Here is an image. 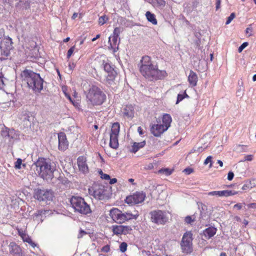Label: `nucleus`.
<instances>
[{"label":"nucleus","instance_id":"1","mask_svg":"<svg viewBox=\"0 0 256 256\" xmlns=\"http://www.w3.org/2000/svg\"><path fill=\"white\" fill-rule=\"evenodd\" d=\"M140 71L146 78L162 79L166 76V71L158 70L156 65L152 64L150 56H146L142 57L139 64Z\"/></svg>","mask_w":256,"mask_h":256},{"label":"nucleus","instance_id":"2","mask_svg":"<svg viewBox=\"0 0 256 256\" xmlns=\"http://www.w3.org/2000/svg\"><path fill=\"white\" fill-rule=\"evenodd\" d=\"M22 81L35 92H40L43 88V80L39 74L30 70H26L21 74Z\"/></svg>","mask_w":256,"mask_h":256},{"label":"nucleus","instance_id":"3","mask_svg":"<svg viewBox=\"0 0 256 256\" xmlns=\"http://www.w3.org/2000/svg\"><path fill=\"white\" fill-rule=\"evenodd\" d=\"M34 164L36 166V171L42 178L46 180L52 179L54 168L49 160L38 158Z\"/></svg>","mask_w":256,"mask_h":256},{"label":"nucleus","instance_id":"4","mask_svg":"<svg viewBox=\"0 0 256 256\" xmlns=\"http://www.w3.org/2000/svg\"><path fill=\"white\" fill-rule=\"evenodd\" d=\"M86 102L92 106L101 105L106 100V96L100 88L92 86L86 94Z\"/></svg>","mask_w":256,"mask_h":256},{"label":"nucleus","instance_id":"5","mask_svg":"<svg viewBox=\"0 0 256 256\" xmlns=\"http://www.w3.org/2000/svg\"><path fill=\"white\" fill-rule=\"evenodd\" d=\"M70 202L75 212L84 215L92 212L90 205L82 197L72 196L70 198Z\"/></svg>","mask_w":256,"mask_h":256},{"label":"nucleus","instance_id":"6","mask_svg":"<svg viewBox=\"0 0 256 256\" xmlns=\"http://www.w3.org/2000/svg\"><path fill=\"white\" fill-rule=\"evenodd\" d=\"M162 124H154L150 126V132L155 136L158 137L170 126L172 118L168 114H164L162 118Z\"/></svg>","mask_w":256,"mask_h":256},{"label":"nucleus","instance_id":"7","mask_svg":"<svg viewBox=\"0 0 256 256\" xmlns=\"http://www.w3.org/2000/svg\"><path fill=\"white\" fill-rule=\"evenodd\" d=\"M192 234L190 232H187L182 236L180 247L182 252L186 254H190L192 250Z\"/></svg>","mask_w":256,"mask_h":256},{"label":"nucleus","instance_id":"8","mask_svg":"<svg viewBox=\"0 0 256 256\" xmlns=\"http://www.w3.org/2000/svg\"><path fill=\"white\" fill-rule=\"evenodd\" d=\"M120 124L118 122H114L112 127L110 146L114 149H116L118 146V136L120 132Z\"/></svg>","mask_w":256,"mask_h":256},{"label":"nucleus","instance_id":"9","mask_svg":"<svg viewBox=\"0 0 256 256\" xmlns=\"http://www.w3.org/2000/svg\"><path fill=\"white\" fill-rule=\"evenodd\" d=\"M90 194L94 198L102 200L106 198V190L104 186L99 184H95L88 188Z\"/></svg>","mask_w":256,"mask_h":256},{"label":"nucleus","instance_id":"10","mask_svg":"<svg viewBox=\"0 0 256 256\" xmlns=\"http://www.w3.org/2000/svg\"><path fill=\"white\" fill-rule=\"evenodd\" d=\"M34 198L39 201H43L47 202L51 201L52 200L53 194L51 190L36 189L34 190Z\"/></svg>","mask_w":256,"mask_h":256},{"label":"nucleus","instance_id":"11","mask_svg":"<svg viewBox=\"0 0 256 256\" xmlns=\"http://www.w3.org/2000/svg\"><path fill=\"white\" fill-rule=\"evenodd\" d=\"M150 214L152 221L156 224H164L168 221V218L165 212L162 210H154L150 213Z\"/></svg>","mask_w":256,"mask_h":256},{"label":"nucleus","instance_id":"12","mask_svg":"<svg viewBox=\"0 0 256 256\" xmlns=\"http://www.w3.org/2000/svg\"><path fill=\"white\" fill-rule=\"evenodd\" d=\"M2 54L8 57L10 54V50L12 48V42L10 38H4L0 44Z\"/></svg>","mask_w":256,"mask_h":256},{"label":"nucleus","instance_id":"13","mask_svg":"<svg viewBox=\"0 0 256 256\" xmlns=\"http://www.w3.org/2000/svg\"><path fill=\"white\" fill-rule=\"evenodd\" d=\"M146 195L142 192H136L132 195L126 197V202L130 204H136L142 202L145 199Z\"/></svg>","mask_w":256,"mask_h":256},{"label":"nucleus","instance_id":"14","mask_svg":"<svg viewBox=\"0 0 256 256\" xmlns=\"http://www.w3.org/2000/svg\"><path fill=\"white\" fill-rule=\"evenodd\" d=\"M112 230L116 235H126L129 234L132 230V228L128 226L114 225L112 226Z\"/></svg>","mask_w":256,"mask_h":256},{"label":"nucleus","instance_id":"15","mask_svg":"<svg viewBox=\"0 0 256 256\" xmlns=\"http://www.w3.org/2000/svg\"><path fill=\"white\" fill-rule=\"evenodd\" d=\"M77 164L79 170L86 174L88 172V167L87 164L86 158L84 156H80L78 158Z\"/></svg>","mask_w":256,"mask_h":256},{"label":"nucleus","instance_id":"16","mask_svg":"<svg viewBox=\"0 0 256 256\" xmlns=\"http://www.w3.org/2000/svg\"><path fill=\"white\" fill-rule=\"evenodd\" d=\"M58 149L64 151L68 148V142L67 140L66 136L64 132H60L58 134Z\"/></svg>","mask_w":256,"mask_h":256},{"label":"nucleus","instance_id":"17","mask_svg":"<svg viewBox=\"0 0 256 256\" xmlns=\"http://www.w3.org/2000/svg\"><path fill=\"white\" fill-rule=\"evenodd\" d=\"M110 216L114 222L121 224V210L117 208H112L110 212Z\"/></svg>","mask_w":256,"mask_h":256},{"label":"nucleus","instance_id":"18","mask_svg":"<svg viewBox=\"0 0 256 256\" xmlns=\"http://www.w3.org/2000/svg\"><path fill=\"white\" fill-rule=\"evenodd\" d=\"M138 216V212H136L134 214H133L130 212H122L121 211V224L130 220H136Z\"/></svg>","mask_w":256,"mask_h":256},{"label":"nucleus","instance_id":"19","mask_svg":"<svg viewBox=\"0 0 256 256\" xmlns=\"http://www.w3.org/2000/svg\"><path fill=\"white\" fill-rule=\"evenodd\" d=\"M108 42L110 43L109 48L113 50L114 52H116L118 49V37L116 36H110L108 38Z\"/></svg>","mask_w":256,"mask_h":256},{"label":"nucleus","instance_id":"20","mask_svg":"<svg viewBox=\"0 0 256 256\" xmlns=\"http://www.w3.org/2000/svg\"><path fill=\"white\" fill-rule=\"evenodd\" d=\"M216 231L217 229L214 227H209L203 231V236L206 238L210 239L216 234Z\"/></svg>","mask_w":256,"mask_h":256},{"label":"nucleus","instance_id":"21","mask_svg":"<svg viewBox=\"0 0 256 256\" xmlns=\"http://www.w3.org/2000/svg\"><path fill=\"white\" fill-rule=\"evenodd\" d=\"M124 115L128 118H132L134 116V110L132 105H127L125 106L124 112Z\"/></svg>","mask_w":256,"mask_h":256},{"label":"nucleus","instance_id":"22","mask_svg":"<svg viewBox=\"0 0 256 256\" xmlns=\"http://www.w3.org/2000/svg\"><path fill=\"white\" fill-rule=\"evenodd\" d=\"M198 78L196 72L192 70H190V74L188 76V81L192 86H195L198 82Z\"/></svg>","mask_w":256,"mask_h":256},{"label":"nucleus","instance_id":"23","mask_svg":"<svg viewBox=\"0 0 256 256\" xmlns=\"http://www.w3.org/2000/svg\"><path fill=\"white\" fill-rule=\"evenodd\" d=\"M10 252L15 256L20 254L21 252L20 248L14 242L10 244Z\"/></svg>","mask_w":256,"mask_h":256},{"label":"nucleus","instance_id":"24","mask_svg":"<svg viewBox=\"0 0 256 256\" xmlns=\"http://www.w3.org/2000/svg\"><path fill=\"white\" fill-rule=\"evenodd\" d=\"M146 144V142L143 141L140 142H134L132 146V149L131 150V152L135 153L138 150L143 148Z\"/></svg>","mask_w":256,"mask_h":256},{"label":"nucleus","instance_id":"25","mask_svg":"<svg viewBox=\"0 0 256 256\" xmlns=\"http://www.w3.org/2000/svg\"><path fill=\"white\" fill-rule=\"evenodd\" d=\"M146 16L148 22H152L153 24H157V20L154 14H152L150 12H147Z\"/></svg>","mask_w":256,"mask_h":256},{"label":"nucleus","instance_id":"26","mask_svg":"<svg viewBox=\"0 0 256 256\" xmlns=\"http://www.w3.org/2000/svg\"><path fill=\"white\" fill-rule=\"evenodd\" d=\"M116 76V72H112L108 73L106 77V81L109 84L112 85L114 82V80Z\"/></svg>","mask_w":256,"mask_h":256},{"label":"nucleus","instance_id":"27","mask_svg":"<svg viewBox=\"0 0 256 256\" xmlns=\"http://www.w3.org/2000/svg\"><path fill=\"white\" fill-rule=\"evenodd\" d=\"M209 196H216V197H224V190L213 191L208 193Z\"/></svg>","mask_w":256,"mask_h":256},{"label":"nucleus","instance_id":"28","mask_svg":"<svg viewBox=\"0 0 256 256\" xmlns=\"http://www.w3.org/2000/svg\"><path fill=\"white\" fill-rule=\"evenodd\" d=\"M238 193V191L224 190V197H227L230 196H234Z\"/></svg>","mask_w":256,"mask_h":256},{"label":"nucleus","instance_id":"29","mask_svg":"<svg viewBox=\"0 0 256 256\" xmlns=\"http://www.w3.org/2000/svg\"><path fill=\"white\" fill-rule=\"evenodd\" d=\"M104 70L108 73H110V72H114V68L108 63H106L105 64H104Z\"/></svg>","mask_w":256,"mask_h":256},{"label":"nucleus","instance_id":"30","mask_svg":"<svg viewBox=\"0 0 256 256\" xmlns=\"http://www.w3.org/2000/svg\"><path fill=\"white\" fill-rule=\"evenodd\" d=\"M188 96L186 94V92H184L183 94H178V95L177 98V100L176 102V104H178L180 101H182L185 97H188Z\"/></svg>","mask_w":256,"mask_h":256},{"label":"nucleus","instance_id":"31","mask_svg":"<svg viewBox=\"0 0 256 256\" xmlns=\"http://www.w3.org/2000/svg\"><path fill=\"white\" fill-rule=\"evenodd\" d=\"M158 172L164 174L166 176H169L172 174V170L168 168L161 169L158 170Z\"/></svg>","mask_w":256,"mask_h":256},{"label":"nucleus","instance_id":"32","mask_svg":"<svg viewBox=\"0 0 256 256\" xmlns=\"http://www.w3.org/2000/svg\"><path fill=\"white\" fill-rule=\"evenodd\" d=\"M128 244L126 242H123L120 246V250L122 252H125L127 250Z\"/></svg>","mask_w":256,"mask_h":256},{"label":"nucleus","instance_id":"33","mask_svg":"<svg viewBox=\"0 0 256 256\" xmlns=\"http://www.w3.org/2000/svg\"><path fill=\"white\" fill-rule=\"evenodd\" d=\"M108 18H106L105 16H102L100 17L98 19V23L100 25H103L104 23H106V21L108 20Z\"/></svg>","mask_w":256,"mask_h":256},{"label":"nucleus","instance_id":"34","mask_svg":"<svg viewBox=\"0 0 256 256\" xmlns=\"http://www.w3.org/2000/svg\"><path fill=\"white\" fill-rule=\"evenodd\" d=\"M22 164V160L20 158H18L16 162H15V168L16 169H20L21 168Z\"/></svg>","mask_w":256,"mask_h":256},{"label":"nucleus","instance_id":"35","mask_svg":"<svg viewBox=\"0 0 256 256\" xmlns=\"http://www.w3.org/2000/svg\"><path fill=\"white\" fill-rule=\"evenodd\" d=\"M234 17L235 14L234 13H232L230 15L228 18L226 24H230L232 20L234 18Z\"/></svg>","mask_w":256,"mask_h":256},{"label":"nucleus","instance_id":"36","mask_svg":"<svg viewBox=\"0 0 256 256\" xmlns=\"http://www.w3.org/2000/svg\"><path fill=\"white\" fill-rule=\"evenodd\" d=\"M74 50H75V46H73L68 50V53H67V58H69L72 55V53L74 52Z\"/></svg>","mask_w":256,"mask_h":256},{"label":"nucleus","instance_id":"37","mask_svg":"<svg viewBox=\"0 0 256 256\" xmlns=\"http://www.w3.org/2000/svg\"><path fill=\"white\" fill-rule=\"evenodd\" d=\"M248 46V42H244L238 48V52H241L242 50Z\"/></svg>","mask_w":256,"mask_h":256},{"label":"nucleus","instance_id":"38","mask_svg":"<svg viewBox=\"0 0 256 256\" xmlns=\"http://www.w3.org/2000/svg\"><path fill=\"white\" fill-rule=\"evenodd\" d=\"M110 248L108 245L104 246L101 249V251L104 252H108L110 251Z\"/></svg>","mask_w":256,"mask_h":256},{"label":"nucleus","instance_id":"39","mask_svg":"<svg viewBox=\"0 0 256 256\" xmlns=\"http://www.w3.org/2000/svg\"><path fill=\"white\" fill-rule=\"evenodd\" d=\"M158 4L160 6H164L166 4V2L164 0H155Z\"/></svg>","mask_w":256,"mask_h":256},{"label":"nucleus","instance_id":"40","mask_svg":"<svg viewBox=\"0 0 256 256\" xmlns=\"http://www.w3.org/2000/svg\"><path fill=\"white\" fill-rule=\"evenodd\" d=\"M203 150V148L202 147H200V148H197V149H196L195 148H194L192 150L191 152H190V153H192V152H202Z\"/></svg>","mask_w":256,"mask_h":256},{"label":"nucleus","instance_id":"41","mask_svg":"<svg viewBox=\"0 0 256 256\" xmlns=\"http://www.w3.org/2000/svg\"><path fill=\"white\" fill-rule=\"evenodd\" d=\"M120 33V29L118 28H114L113 32V36H118L119 34Z\"/></svg>","mask_w":256,"mask_h":256},{"label":"nucleus","instance_id":"42","mask_svg":"<svg viewBox=\"0 0 256 256\" xmlns=\"http://www.w3.org/2000/svg\"><path fill=\"white\" fill-rule=\"evenodd\" d=\"M250 182L248 184H246L242 187L241 189L243 190H246L250 188Z\"/></svg>","mask_w":256,"mask_h":256},{"label":"nucleus","instance_id":"43","mask_svg":"<svg viewBox=\"0 0 256 256\" xmlns=\"http://www.w3.org/2000/svg\"><path fill=\"white\" fill-rule=\"evenodd\" d=\"M248 209H256V203H251L246 205Z\"/></svg>","mask_w":256,"mask_h":256},{"label":"nucleus","instance_id":"44","mask_svg":"<svg viewBox=\"0 0 256 256\" xmlns=\"http://www.w3.org/2000/svg\"><path fill=\"white\" fill-rule=\"evenodd\" d=\"M194 220L192 219V217L190 216H187L185 218V222L187 224H191L192 222H194Z\"/></svg>","mask_w":256,"mask_h":256},{"label":"nucleus","instance_id":"45","mask_svg":"<svg viewBox=\"0 0 256 256\" xmlns=\"http://www.w3.org/2000/svg\"><path fill=\"white\" fill-rule=\"evenodd\" d=\"M212 156H208L207 157V158L205 160L204 162V164L206 165L208 164L209 162H212Z\"/></svg>","mask_w":256,"mask_h":256},{"label":"nucleus","instance_id":"46","mask_svg":"<svg viewBox=\"0 0 256 256\" xmlns=\"http://www.w3.org/2000/svg\"><path fill=\"white\" fill-rule=\"evenodd\" d=\"M234 176V174L232 172H230L228 174V179L229 180H232Z\"/></svg>","mask_w":256,"mask_h":256},{"label":"nucleus","instance_id":"47","mask_svg":"<svg viewBox=\"0 0 256 256\" xmlns=\"http://www.w3.org/2000/svg\"><path fill=\"white\" fill-rule=\"evenodd\" d=\"M184 172L187 174H190L193 172V170L191 168H186L184 170Z\"/></svg>","mask_w":256,"mask_h":256},{"label":"nucleus","instance_id":"48","mask_svg":"<svg viewBox=\"0 0 256 256\" xmlns=\"http://www.w3.org/2000/svg\"><path fill=\"white\" fill-rule=\"evenodd\" d=\"M253 156L252 155H247L244 157V160L247 161H251L252 160Z\"/></svg>","mask_w":256,"mask_h":256},{"label":"nucleus","instance_id":"49","mask_svg":"<svg viewBox=\"0 0 256 256\" xmlns=\"http://www.w3.org/2000/svg\"><path fill=\"white\" fill-rule=\"evenodd\" d=\"M222 0H216V10H218L220 8V4Z\"/></svg>","mask_w":256,"mask_h":256},{"label":"nucleus","instance_id":"50","mask_svg":"<svg viewBox=\"0 0 256 256\" xmlns=\"http://www.w3.org/2000/svg\"><path fill=\"white\" fill-rule=\"evenodd\" d=\"M101 178L104 180H109L110 179V176L108 174H102L101 176Z\"/></svg>","mask_w":256,"mask_h":256},{"label":"nucleus","instance_id":"51","mask_svg":"<svg viewBox=\"0 0 256 256\" xmlns=\"http://www.w3.org/2000/svg\"><path fill=\"white\" fill-rule=\"evenodd\" d=\"M86 232L83 230H80L78 235V238H81L84 235L86 234Z\"/></svg>","mask_w":256,"mask_h":256},{"label":"nucleus","instance_id":"52","mask_svg":"<svg viewBox=\"0 0 256 256\" xmlns=\"http://www.w3.org/2000/svg\"><path fill=\"white\" fill-rule=\"evenodd\" d=\"M48 212V210H40L38 211V215L45 214L46 212Z\"/></svg>","mask_w":256,"mask_h":256},{"label":"nucleus","instance_id":"53","mask_svg":"<svg viewBox=\"0 0 256 256\" xmlns=\"http://www.w3.org/2000/svg\"><path fill=\"white\" fill-rule=\"evenodd\" d=\"M243 92H244V90H243L242 88H240L238 90V91H237V92H236V93H237V94H238V96H242V94H243Z\"/></svg>","mask_w":256,"mask_h":256},{"label":"nucleus","instance_id":"54","mask_svg":"<svg viewBox=\"0 0 256 256\" xmlns=\"http://www.w3.org/2000/svg\"><path fill=\"white\" fill-rule=\"evenodd\" d=\"M234 208L240 210L242 208V205L241 204H237L234 206Z\"/></svg>","mask_w":256,"mask_h":256},{"label":"nucleus","instance_id":"55","mask_svg":"<svg viewBox=\"0 0 256 256\" xmlns=\"http://www.w3.org/2000/svg\"><path fill=\"white\" fill-rule=\"evenodd\" d=\"M117 182V180L116 178H113L112 179H110V184H114L115 183H116Z\"/></svg>","mask_w":256,"mask_h":256},{"label":"nucleus","instance_id":"56","mask_svg":"<svg viewBox=\"0 0 256 256\" xmlns=\"http://www.w3.org/2000/svg\"><path fill=\"white\" fill-rule=\"evenodd\" d=\"M252 31V28H248L246 30V34H248V33H250V34H249V36H251L252 34H251V32Z\"/></svg>","mask_w":256,"mask_h":256},{"label":"nucleus","instance_id":"57","mask_svg":"<svg viewBox=\"0 0 256 256\" xmlns=\"http://www.w3.org/2000/svg\"><path fill=\"white\" fill-rule=\"evenodd\" d=\"M138 133L140 135L143 134L142 133V128L140 126L138 127Z\"/></svg>","mask_w":256,"mask_h":256},{"label":"nucleus","instance_id":"58","mask_svg":"<svg viewBox=\"0 0 256 256\" xmlns=\"http://www.w3.org/2000/svg\"><path fill=\"white\" fill-rule=\"evenodd\" d=\"M30 244L34 248L36 246V244L32 240H30Z\"/></svg>","mask_w":256,"mask_h":256},{"label":"nucleus","instance_id":"59","mask_svg":"<svg viewBox=\"0 0 256 256\" xmlns=\"http://www.w3.org/2000/svg\"><path fill=\"white\" fill-rule=\"evenodd\" d=\"M218 164H219L220 166L222 167L223 166V162L220 160H218Z\"/></svg>","mask_w":256,"mask_h":256},{"label":"nucleus","instance_id":"60","mask_svg":"<svg viewBox=\"0 0 256 256\" xmlns=\"http://www.w3.org/2000/svg\"><path fill=\"white\" fill-rule=\"evenodd\" d=\"M100 37V34H97L95 38H94L92 39V42L95 41L96 39Z\"/></svg>","mask_w":256,"mask_h":256},{"label":"nucleus","instance_id":"61","mask_svg":"<svg viewBox=\"0 0 256 256\" xmlns=\"http://www.w3.org/2000/svg\"><path fill=\"white\" fill-rule=\"evenodd\" d=\"M2 77H3V74H2V72L0 71V80L1 82L3 84L4 82H3V80H2Z\"/></svg>","mask_w":256,"mask_h":256},{"label":"nucleus","instance_id":"62","mask_svg":"<svg viewBox=\"0 0 256 256\" xmlns=\"http://www.w3.org/2000/svg\"><path fill=\"white\" fill-rule=\"evenodd\" d=\"M78 13H74L72 16V19H75L77 16H78Z\"/></svg>","mask_w":256,"mask_h":256},{"label":"nucleus","instance_id":"63","mask_svg":"<svg viewBox=\"0 0 256 256\" xmlns=\"http://www.w3.org/2000/svg\"><path fill=\"white\" fill-rule=\"evenodd\" d=\"M220 256H227L225 252H221L220 254Z\"/></svg>","mask_w":256,"mask_h":256},{"label":"nucleus","instance_id":"64","mask_svg":"<svg viewBox=\"0 0 256 256\" xmlns=\"http://www.w3.org/2000/svg\"><path fill=\"white\" fill-rule=\"evenodd\" d=\"M252 80L253 81L255 82L256 81V74H254L252 77Z\"/></svg>","mask_w":256,"mask_h":256}]
</instances>
